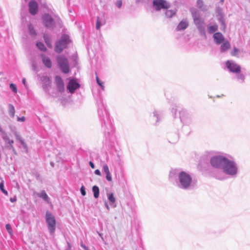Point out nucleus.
<instances>
[{"label":"nucleus","mask_w":250,"mask_h":250,"mask_svg":"<svg viewBox=\"0 0 250 250\" xmlns=\"http://www.w3.org/2000/svg\"><path fill=\"white\" fill-rule=\"evenodd\" d=\"M122 5V0H118L116 2V6L118 8H121Z\"/></svg>","instance_id":"obj_40"},{"label":"nucleus","mask_w":250,"mask_h":250,"mask_svg":"<svg viewBox=\"0 0 250 250\" xmlns=\"http://www.w3.org/2000/svg\"><path fill=\"white\" fill-rule=\"evenodd\" d=\"M42 61L44 65L46 67L50 68L52 67V62L49 58L44 55H42Z\"/></svg>","instance_id":"obj_17"},{"label":"nucleus","mask_w":250,"mask_h":250,"mask_svg":"<svg viewBox=\"0 0 250 250\" xmlns=\"http://www.w3.org/2000/svg\"><path fill=\"white\" fill-rule=\"evenodd\" d=\"M224 1V0H220V2L221 3H223Z\"/></svg>","instance_id":"obj_55"},{"label":"nucleus","mask_w":250,"mask_h":250,"mask_svg":"<svg viewBox=\"0 0 250 250\" xmlns=\"http://www.w3.org/2000/svg\"><path fill=\"white\" fill-rule=\"evenodd\" d=\"M103 169L106 173V178L108 181H109V172L108 170V167L107 165H105L103 166Z\"/></svg>","instance_id":"obj_30"},{"label":"nucleus","mask_w":250,"mask_h":250,"mask_svg":"<svg viewBox=\"0 0 250 250\" xmlns=\"http://www.w3.org/2000/svg\"><path fill=\"white\" fill-rule=\"evenodd\" d=\"M116 153H117V156L119 158L121 156V155H122L121 152L119 150H118L117 149H116Z\"/></svg>","instance_id":"obj_46"},{"label":"nucleus","mask_w":250,"mask_h":250,"mask_svg":"<svg viewBox=\"0 0 250 250\" xmlns=\"http://www.w3.org/2000/svg\"><path fill=\"white\" fill-rule=\"evenodd\" d=\"M99 235H100V236H101V233H99Z\"/></svg>","instance_id":"obj_58"},{"label":"nucleus","mask_w":250,"mask_h":250,"mask_svg":"<svg viewBox=\"0 0 250 250\" xmlns=\"http://www.w3.org/2000/svg\"><path fill=\"white\" fill-rule=\"evenodd\" d=\"M190 11L192 14L194 23L198 29L200 34L202 36L206 38L204 20L201 17L199 11L195 8H191Z\"/></svg>","instance_id":"obj_3"},{"label":"nucleus","mask_w":250,"mask_h":250,"mask_svg":"<svg viewBox=\"0 0 250 250\" xmlns=\"http://www.w3.org/2000/svg\"><path fill=\"white\" fill-rule=\"evenodd\" d=\"M42 20L44 25L47 27H52L54 25V21L48 14H45L42 16Z\"/></svg>","instance_id":"obj_11"},{"label":"nucleus","mask_w":250,"mask_h":250,"mask_svg":"<svg viewBox=\"0 0 250 250\" xmlns=\"http://www.w3.org/2000/svg\"><path fill=\"white\" fill-rule=\"evenodd\" d=\"M176 13V9L167 10L166 12V16L168 18H172Z\"/></svg>","instance_id":"obj_23"},{"label":"nucleus","mask_w":250,"mask_h":250,"mask_svg":"<svg viewBox=\"0 0 250 250\" xmlns=\"http://www.w3.org/2000/svg\"><path fill=\"white\" fill-rule=\"evenodd\" d=\"M238 52L239 49L236 47H234L231 52V55L233 56H237L238 55Z\"/></svg>","instance_id":"obj_36"},{"label":"nucleus","mask_w":250,"mask_h":250,"mask_svg":"<svg viewBox=\"0 0 250 250\" xmlns=\"http://www.w3.org/2000/svg\"><path fill=\"white\" fill-rule=\"evenodd\" d=\"M28 32L31 36H36V35H37L36 31L32 24L30 23L28 24Z\"/></svg>","instance_id":"obj_24"},{"label":"nucleus","mask_w":250,"mask_h":250,"mask_svg":"<svg viewBox=\"0 0 250 250\" xmlns=\"http://www.w3.org/2000/svg\"><path fill=\"white\" fill-rule=\"evenodd\" d=\"M36 45L38 47V48L42 51H45L46 50V47L42 42H38L36 43Z\"/></svg>","instance_id":"obj_32"},{"label":"nucleus","mask_w":250,"mask_h":250,"mask_svg":"<svg viewBox=\"0 0 250 250\" xmlns=\"http://www.w3.org/2000/svg\"><path fill=\"white\" fill-rule=\"evenodd\" d=\"M218 29V26L215 24L212 25H208L207 26V31L209 34H212L217 31Z\"/></svg>","instance_id":"obj_20"},{"label":"nucleus","mask_w":250,"mask_h":250,"mask_svg":"<svg viewBox=\"0 0 250 250\" xmlns=\"http://www.w3.org/2000/svg\"><path fill=\"white\" fill-rule=\"evenodd\" d=\"M226 66L230 72L234 73H237L241 71V66L231 61H227Z\"/></svg>","instance_id":"obj_9"},{"label":"nucleus","mask_w":250,"mask_h":250,"mask_svg":"<svg viewBox=\"0 0 250 250\" xmlns=\"http://www.w3.org/2000/svg\"><path fill=\"white\" fill-rule=\"evenodd\" d=\"M9 112L12 117H14L15 115V108L12 104L9 105Z\"/></svg>","instance_id":"obj_31"},{"label":"nucleus","mask_w":250,"mask_h":250,"mask_svg":"<svg viewBox=\"0 0 250 250\" xmlns=\"http://www.w3.org/2000/svg\"><path fill=\"white\" fill-rule=\"evenodd\" d=\"M55 83L57 90L59 92H62L64 89V85L62 79L58 76L55 77Z\"/></svg>","instance_id":"obj_10"},{"label":"nucleus","mask_w":250,"mask_h":250,"mask_svg":"<svg viewBox=\"0 0 250 250\" xmlns=\"http://www.w3.org/2000/svg\"><path fill=\"white\" fill-rule=\"evenodd\" d=\"M169 180L180 188L188 190L194 188L195 184L191 176L188 172L179 169H172L169 174Z\"/></svg>","instance_id":"obj_2"},{"label":"nucleus","mask_w":250,"mask_h":250,"mask_svg":"<svg viewBox=\"0 0 250 250\" xmlns=\"http://www.w3.org/2000/svg\"><path fill=\"white\" fill-rule=\"evenodd\" d=\"M45 218L49 231L51 234H54L56 229L55 218L49 211L46 212Z\"/></svg>","instance_id":"obj_4"},{"label":"nucleus","mask_w":250,"mask_h":250,"mask_svg":"<svg viewBox=\"0 0 250 250\" xmlns=\"http://www.w3.org/2000/svg\"><path fill=\"white\" fill-rule=\"evenodd\" d=\"M57 60L62 72L65 74L68 73L70 69L67 59L64 56H61L57 57Z\"/></svg>","instance_id":"obj_5"},{"label":"nucleus","mask_w":250,"mask_h":250,"mask_svg":"<svg viewBox=\"0 0 250 250\" xmlns=\"http://www.w3.org/2000/svg\"><path fill=\"white\" fill-rule=\"evenodd\" d=\"M95 173L96 174V175H99L100 176L101 175V172L100 171V170L99 169H96L95 171Z\"/></svg>","instance_id":"obj_49"},{"label":"nucleus","mask_w":250,"mask_h":250,"mask_svg":"<svg viewBox=\"0 0 250 250\" xmlns=\"http://www.w3.org/2000/svg\"><path fill=\"white\" fill-rule=\"evenodd\" d=\"M214 42L217 44H220L224 41V37L220 32L215 33L213 36Z\"/></svg>","instance_id":"obj_13"},{"label":"nucleus","mask_w":250,"mask_h":250,"mask_svg":"<svg viewBox=\"0 0 250 250\" xmlns=\"http://www.w3.org/2000/svg\"><path fill=\"white\" fill-rule=\"evenodd\" d=\"M96 80H97V82L102 87V84L100 82V80H99V79L98 78V76L96 77Z\"/></svg>","instance_id":"obj_48"},{"label":"nucleus","mask_w":250,"mask_h":250,"mask_svg":"<svg viewBox=\"0 0 250 250\" xmlns=\"http://www.w3.org/2000/svg\"><path fill=\"white\" fill-rule=\"evenodd\" d=\"M217 17L218 21L222 24L223 26H224V27H225L226 24L223 14L217 15Z\"/></svg>","instance_id":"obj_28"},{"label":"nucleus","mask_w":250,"mask_h":250,"mask_svg":"<svg viewBox=\"0 0 250 250\" xmlns=\"http://www.w3.org/2000/svg\"><path fill=\"white\" fill-rule=\"evenodd\" d=\"M216 12L217 13V15L223 14L222 12L221 8L220 7H219L216 8Z\"/></svg>","instance_id":"obj_44"},{"label":"nucleus","mask_w":250,"mask_h":250,"mask_svg":"<svg viewBox=\"0 0 250 250\" xmlns=\"http://www.w3.org/2000/svg\"><path fill=\"white\" fill-rule=\"evenodd\" d=\"M17 119H18V121L19 122H24L25 121L24 117H22L21 118L18 117Z\"/></svg>","instance_id":"obj_47"},{"label":"nucleus","mask_w":250,"mask_h":250,"mask_svg":"<svg viewBox=\"0 0 250 250\" xmlns=\"http://www.w3.org/2000/svg\"><path fill=\"white\" fill-rule=\"evenodd\" d=\"M69 42V37L66 35H63L62 39L56 43L55 51L58 53H61L63 49L66 47V44Z\"/></svg>","instance_id":"obj_6"},{"label":"nucleus","mask_w":250,"mask_h":250,"mask_svg":"<svg viewBox=\"0 0 250 250\" xmlns=\"http://www.w3.org/2000/svg\"><path fill=\"white\" fill-rule=\"evenodd\" d=\"M10 200H11V202H14V201H15V199H10Z\"/></svg>","instance_id":"obj_54"},{"label":"nucleus","mask_w":250,"mask_h":250,"mask_svg":"<svg viewBox=\"0 0 250 250\" xmlns=\"http://www.w3.org/2000/svg\"><path fill=\"white\" fill-rule=\"evenodd\" d=\"M37 196L43 199L48 203H50V199L44 190H42L40 193L37 194Z\"/></svg>","instance_id":"obj_19"},{"label":"nucleus","mask_w":250,"mask_h":250,"mask_svg":"<svg viewBox=\"0 0 250 250\" xmlns=\"http://www.w3.org/2000/svg\"><path fill=\"white\" fill-rule=\"evenodd\" d=\"M178 106L177 105H175L173 107H172L171 109L172 113L175 116L177 110Z\"/></svg>","instance_id":"obj_41"},{"label":"nucleus","mask_w":250,"mask_h":250,"mask_svg":"<svg viewBox=\"0 0 250 250\" xmlns=\"http://www.w3.org/2000/svg\"><path fill=\"white\" fill-rule=\"evenodd\" d=\"M153 6L157 10L162 9H167L170 7V4L165 0H153Z\"/></svg>","instance_id":"obj_7"},{"label":"nucleus","mask_w":250,"mask_h":250,"mask_svg":"<svg viewBox=\"0 0 250 250\" xmlns=\"http://www.w3.org/2000/svg\"><path fill=\"white\" fill-rule=\"evenodd\" d=\"M42 82H43L42 87L44 90H47L48 87L51 85V79L47 76L43 77L42 79Z\"/></svg>","instance_id":"obj_15"},{"label":"nucleus","mask_w":250,"mask_h":250,"mask_svg":"<svg viewBox=\"0 0 250 250\" xmlns=\"http://www.w3.org/2000/svg\"><path fill=\"white\" fill-rule=\"evenodd\" d=\"M80 190H81V194H82L83 196L85 195V194H86V192H85V189H84V187H83V186H82V187L81 188Z\"/></svg>","instance_id":"obj_42"},{"label":"nucleus","mask_w":250,"mask_h":250,"mask_svg":"<svg viewBox=\"0 0 250 250\" xmlns=\"http://www.w3.org/2000/svg\"><path fill=\"white\" fill-rule=\"evenodd\" d=\"M117 206L116 199L114 197L113 193H110V208H114Z\"/></svg>","instance_id":"obj_26"},{"label":"nucleus","mask_w":250,"mask_h":250,"mask_svg":"<svg viewBox=\"0 0 250 250\" xmlns=\"http://www.w3.org/2000/svg\"><path fill=\"white\" fill-rule=\"evenodd\" d=\"M148 0H136V2L137 3H146Z\"/></svg>","instance_id":"obj_43"},{"label":"nucleus","mask_w":250,"mask_h":250,"mask_svg":"<svg viewBox=\"0 0 250 250\" xmlns=\"http://www.w3.org/2000/svg\"><path fill=\"white\" fill-rule=\"evenodd\" d=\"M179 118L181 121L185 125L189 124L191 121L190 115L188 111L184 109H182L179 111Z\"/></svg>","instance_id":"obj_8"},{"label":"nucleus","mask_w":250,"mask_h":250,"mask_svg":"<svg viewBox=\"0 0 250 250\" xmlns=\"http://www.w3.org/2000/svg\"><path fill=\"white\" fill-rule=\"evenodd\" d=\"M92 191L94 193V196L95 198H97L99 196V188L96 186H94L92 188Z\"/></svg>","instance_id":"obj_29"},{"label":"nucleus","mask_w":250,"mask_h":250,"mask_svg":"<svg viewBox=\"0 0 250 250\" xmlns=\"http://www.w3.org/2000/svg\"><path fill=\"white\" fill-rule=\"evenodd\" d=\"M10 88L15 93L17 92V88L16 85L15 84L11 83L10 84Z\"/></svg>","instance_id":"obj_35"},{"label":"nucleus","mask_w":250,"mask_h":250,"mask_svg":"<svg viewBox=\"0 0 250 250\" xmlns=\"http://www.w3.org/2000/svg\"><path fill=\"white\" fill-rule=\"evenodd\" d=\"M86 250H88V249L87 248H86L85 247H83Z\"/></svg>","instance_id":"obj_57"},{"label":"nucleus","mask_w":250,"mask_h":250,"mask_svg":"<svg viewBox=\"0 0 250 250\" xmlns=\"http://www.w3.org/2000/svg\"><path fill=\"white\" fill-rule=\"evenodd\" d=\"M115 129L114 126H113V125H112L110 124V132H114L115 131Z\"/></svg>","instance_id":"obj_50"},{"label":"nucleus","mask_w":250,"mask_h":250,"mask_svg":"<svg viewBox=\"0 0 250 250\" xmlns=\"http://www.w3.org/2000/svg\"><path fill=\"white\" fill-rule=\"evenodd\" d=\"M5 227H6V229L8 231V233L10 235H12V229L11 226L9 224H7L6 225Z\"/></svg>","instance_id":"obj_37"},{"label":"nucleus","mask_w":250,"mask_h":250,"mask_svg":"<svg viewBox=\"0 0 250 250\" xmlns=\"http://www.w3.org/2000/svg\"><path fill=\"white\" fill-rule=\"evenodd\" d=\"M236 77L237 80L241 83H242L244 82L245 80V76L241 73L240 72L235 73Z\"/></svg>","instance_id":"obj_27"},{"label":"nucleus","mask_w":250,"mask_h":250,"mask_svg":"<svg viewBox=\"0 0 250 250\" xmlns=\"http://www.w3.org/2000/svg\"><path fill=\"white\" fill-rule=\"evenodd\" d=\"M197 6L202 11H206L207 10L206 7L204 5V3L202 0H197Z\"/></svg>","instance_id":"obj_25"},{"label":"nucleus","mask_w":250,"mask_h":250,"mask_svg":"<svg viewBox=\"0 0 250 250\" xmlns=\"http://www.w3.org/2000/svg\"><path fill=\"white\" fill-rule=\"evenodd\" d=\"M107 198L108 199H109V194H107Z\"/></svg>","instance_id":"obj_56"},{"label":"nucleus","mask_w":250,"mask_h":250,"mask_svg":"<svg viewBox=\"0 0 250 250\" xmlns=\"http://www.w3.org/2000/svg\"><path fill=\"white\" fill-rule=\"evenodd\" d=\"M22 83L24 85H25L26 80L24 78L22 79Z\"/></svg>","instance_id":"obj_52"},{"label":"nucleus","mask_w":250,"mask_h":250,"mask_svg":"<svg viewBox=\"0 0 250 250\" xmlns=\"http://www.w3.org/2000/svg\"><path fill=\"white\" fill-rule=\"evenodd\" d=\"M29 8L30 13L34 15L37 14L38 10V5L37 3L34 1L31 0L29 3Z\"/></svg>","instance_id":"obj_14"},{"label":"nucleus","mask_w":250,"mask_h":250,"mask_svg":"<svg viewBox=\"0 0 250 250\" xmlns=\"http://www.w3.org/2000/svg\"><path fill=\"white\" fill-rule=\"evenodd\" d=\"M153 117L155 118V122H158L162 117V113L158 110L154 111L153 113Z\"/></svg>","instance_id":"obj_22"},{"label":"nucleus","mask_w":250,"mask_h":250,"mask_svg":"<svg viewBox=\"0 0 250 250\" xmlns=\"http://www.w3.org/2000/svg\"><path fill=\"white\" fill-rule=\"evenodd\" d=\"M18 140H19V141L20 142V143H21V144L23 146V147L25 148H26L27 146H26L25 143L24 142V141L22 139H21L20 137H19L18 138Z\"/></svg>","instance_id":"obj_39"},{"label":"nucleus","mask_w":250,"mask_h":250,"mask_svg":"<svg viewBox=\"0 0 250 250\" xmlns=\"http://www.w3.org/2000/svg\"><path fill=\"white\" fill-rule=\"evenodd\" d=\"M230 48V44L229 41L223 42L220 46V51L222 53L225 52Z\"/></svg>","instance_id":"obj_18"},{"label":"nucleus","mask_w":250,"mask_h":250,"mask_svg":"<svg viewBox=\"0 0 250 250\" xmlns=\"http://www.w3.org/2000/svg\"><path fill=\"white\" fill-rule=\"evenodd\" d=\"M3 139H4V140L5 141V143L6 144H9L10 148L11 149H12L13 151H15V148L13 146V144L14 143V141L10 139V138L7 136H5Z\"/></svg>","instance_id":"obj_21"},{"label":"nucleus","mask_w":250,"mask_h":250,"mask_svg":"<svg viewBox=\"0 0 250 250\" xmlns=\"http://www.w3.org/2000/svg\"><path fill=\"white\" fill-rule=\"evenodd\" d=\"M175 140H169V142L170 143H175L178 140V135L177 134H175Z\"/></svg>","instance_id":"obj_45"},{"label":"nucleus","mask_w":250,"mask_h":250,"mask_svg":"<svg viewBox=\"0 0 250 250\" xmlns=\"http://www.w3.org/2000/svg\"><path fill=\"white\" fill-rule=\"evenodd\" d=\"M105 205L106 206V207L107 208H108V204L107 203V202H105Z\"/></svg>","instance_id":"obj_53"},{"label":"nucleus","mask_w":250,"mask_h":250,"mask_svg":"<svg viewBox=\"0 0 250 250\" xmlns=\"http://www.w3.org/2000/svg\"><path fill=\"white\" fill-rule=\"evenodd\" d=\"M80 87V84L74 80H70L67 85V88L71 93Z\"/></svg>","instance_id":"obj_12"},{"label":"nucleus","mask_w":250,"mask_h":250,"mask_svg":"<svg viewBox=\"0 0 250 250\" xmlns=\"http://www.w3.org/2000/svg\"><path fill=\"white\" fill-rule=\"evenodd\" d=\"M188 25V23L187 20H182L180 22L176 27L178 31H181L186 29Z\"/></svg>","instance_id":"obj_16"},{"label":"nucleus","mask_w":250,"mask_h":250,"mask_svg":"<svg viewBox=\"0 0 250 250\" xmlns=\"http://www.w3.org/2000/svg\"><path fill=\"white\" fill-rule=\"evenodd\" d=\"M102 25L101 21L100 20V18L99 17L97 19V22H96V28L97 29L99 30Z\"/></svg>","instance_id":"obj_38"},{"label":"nucleus","mask_w":250,"mask_h":250,"mask_svg":"<svg viewBox=\"0 0 250 250\" xmlns=\"http://www.w3.org/2000/svg\"><path fill=\"white\" fill-rule=\"evenodd\" d=\"M209 163L212 167L221 170L212 173V176L219 180L235 178L239 173V166L235 158L225 153H218L210 158Z\"/></svg>","instance_id":"obj_1"},{"label":"nucleus","mask_w":250,"mask_h":250,"mask_svg":"<svg viewBox=\"0 0 250 250\" xmlns=\"http://www.w3.org/2000/svg\"><path fill=\"white\" fill-rule=\"evenodd\" d=\"M43 38H44V41H45L46 44H47V45L48 47H51V44L50 40V38H49V37L45 35H44Z\"/></svg>","instance_id":"obj_33"},{"label":"nucleus","mask_w":250,"mask_h":250,"mask_svg":"<svg viewBox=\"0 0 250 250\" xmlns=\"http://www.w3.org/2000/svg\"><path fill=\"white\" fill-rule=\"evenodd\" d=\"M89 164L92 168H94V167H95L94 165L91 161H90Z\"/></svg>","instance_id":"obj_51"},{"label":"nucleus","mask_w":250,"mask_h":250,"mask_svg":"<svg viewBox=\"0 0 250 250\" xmlns=\"http://www.w3.org/2000/svg\"><path fill=\"white\" fill-rule=\"evenodd\" d=\"M0 189L1 191L2 192V193H3L5 195H8L7 191L4 189V182H3V181H2L0 183Z\"/></svg>","instance_id":"obj_34"}]
</instances>
